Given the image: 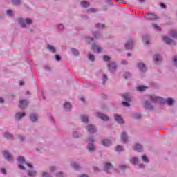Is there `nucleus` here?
I'll list each match as a JSON object with an SVG mask.
<instances>
[{"mask_svg":"<svg viewBox=\"0 0 177 177\" xmlns=\"http://www.w3.org/2000/svg\"><path fill=\"white\" fill-rule=\"evenodd\" d=\"M134 150L138 152L142 151V145H140V144H136L134 147Z\"/></svg>","mask_w":177,"mask_h":177,"instance_id":"6ab92c4d","label":"nucleus"},{"mask_svg":"<svg viewBox=\"0 0 177 177\" xmlns=\"http://www.w3.org/2000/svg\"><path fill=\"white\" fill-rule=\"evenodd\" d=\"M111 145V141L109 140H104L102 141V145L103 146H110Z\"/></svg>","mask_w":177,"mask_h":177,"instance_id":"4be33fe9","label":"nucleus"},{"mask_svg":"<svg viewBox=\"0 0 177 177\" xmlns=\"http://www.w3.org/2000/svg\"><path fill=\"white\" fill-rule=\"evenodd\" d=\"M162 40L164 41V42L168 44L169 45H175V41L169 39V37H163Z\"/></svg>","mask_w":177,"mask_h":177,"instance_id":"0eeeda50","label":"nucleus"},{"mask_svg":"<svg viewBox=\"0 0 177 177\" xmlns=\"http://www.w3.org/2000/svg\"><path fill=\"white\" fill-rule=\"evenodd\" d=\"M72 53L75 55V56H77L78 55V50L75 48L72 49Z\"/></svg>","mask_w":177,"mask_h":177,"instance_id":"a19ab883","label":"nucleus"},{"mask_svg":"<svg viewBox=\"0 0 177 177\" xmlns=\"http://www.w3.org/2000/svg\"><path fill=\"white\" fill-rule=\"evenodd\" d=\"M121 139H122V142H124V143H125L127 142V140H128V137L127 136V133H125L124 132L122 133Z\"/></svg>","mask_w":177,"mask_h":177,"instance_id":"a211bd4d","label":"nucleus"},{"mask_svg":"<svg viewBox=\"0 0 177 177\" xmlns=\"http://www.w3.org/2000/svg\"><path fill=\"white\" fill-rule=\"evenodd\" d=\"M125 48L128 50L132 49V41H129L127 44H125Z\"/></svg>","mask_w":177,"mask_h":177,"instance_id":"aec40b11","label":"nucleus"},{"mask_svg":"<svg viewBox=\"0 0 177 177\" xmlns=\"http://www.w3.org/2000/svg\"><path fill=\"white\" fill-rule=\"evenodd\" d=\"M88 59H89V60H91V62H93V60H95V55H88Z\"/></svg>","mask_w":177,"mask_h":177,"instance_id":"c03bdc74","label":"nucleus"},{"mask_svg":"<svg viewBox=\"0 0 177 177\" xmlns=\"http://www.w3.org/2000/svg\"><path fill=\"white\" fill-rule=\"evenodd\" d=\"M162 57L159 55H155L153 56V60L154 62H160V60H162Z\"/></svg>","mask_w":177,"mask_h":177,"instance_id":"a878e982","label":"nucleus"},{"mask_svg":"<svg viewBox=\"0 0 177 177\" xmlns=\"http://www.w3.org/2000/svg\"><path fill=\"white\" fill-rule=\"evenodd\" d=\"M64 107L66 110H70V109H71V104L66 102L64 105Z\"/></svg>","mask_w":177,"mask_h":177,"instance_id":"c85d7f7f","label":"nucleus"},{"mask_svg":"<svg viewBox=\"0 0 177 177\" xmlns=\"http://www.w3.org/2000/svg\"><path fill=\"white\" fill-rule=\"evenodd\" d=\"M24 115H26L25 113L18 112L15 115V120H21V118H23V117H24Z\"/></svg>","mask_w":177,"mask_h":177,"instance_id":"2eb2a0df","label":"nucleus"},{"mask_svg":"<svg viewBox=\"0 0 177 177\" xmlns=\"http://www.w3.org/2000/svg\"><path fill=\"white\" fill-rule=\"evenodd\" d=\"M131 164H138V158L133 157L131 160Z\"/></svg>","mask_w":177,"mask_h":177,"instance_id":"72a5a7b5","label":"nucleus"},{"mask_svg":"<svg viewBox=\"0 0 177 177\" xmlns=\"http://www.w3.org/2000/svg\"><path fill=\"white\" fill-rule=\"evenodd\" d=\"M153 27L156 31H161V28L157 26L156 24H153Z\"/></svg>","mask_w":177,"mask_h":177,"instance_id":"c9c22d12","label":"nucleus"},{"mask_svg":"<svg viewBox=\"0 0 177 177\" xmlns=\"http://www.w3.org/2000/svg\"><path fill=\"white\" fill-rule=\"evenodd\" d=\"M88 13H95V12H97L95 8H91L87 10Z\"/></svg>","mask_w":177,"mask_h":177,"instance_id":"ea45409f","label":"nucleus"},{"mask_svg":"<svg viewBox=\"0 0 177 177\" xmlns=\"http://www.w3.org/2000/svg\"><path fill=\"white\" fill-rule=\"evenodd\" d=\"M122 150H124V147H121V146H120V145H118V146L116 147V149H115V151H118V152L122 151Z\"/></svg>","mask_w":177,"mask_h":177,"instance_id":"e433bc0d","label":"nucleus"},{"mask_svg":"<svg viewBox=\"0 0 177 177\" xmlns=\"http://www.w3.org/2000/svg\"><path fill=\"white\" fill-rule=\"evenodd\" d=\"M100 26H101L102 27H104V24H97L96 25L97 28H100Z\"/></svg>","mask_w":177,"mask_h":177,"instance_id":"603ef678","label":"nucleus"},{"mask_svg":"<svg viewBox=\"0 0 177 177\" xmlns=\"http://www.w3.org/2000/svg\"><path fill=\"white\" fill-rule=\"evenodd\" d=\"M55 59L57 62H60V60L62 59V58L60 57V56L59 55H55Z\"/></svg>","mask_w":177,"mask_h":177,"instance_id":"8fccbe9b","label":"nucleus"},{"mask_svg":"<svg viewBox=\"0 0 177 177\" xmlns=\"http://www.w3.org/2000/svg\"><path fill=\"white\" fill-rule=\"evenodd\" d=\"M30 120L33 122H35V121H37V120H38V116H37V115H35V114H31L30 115Z\"/></svg>","mask_w":177,"mask_h":177,"instance_id":"393cba45","label":"nucleus"},{"mask_svg":"<svg viewBox=\"0 0 177 177\" xmlns=\"http://www.w3.org/2000/svg\"><path fill=\"white\" fill-rule=\"evenodd\" d=\"M79 177H88V175H86V174H82V175H81V176H79Z\"/></svg>","mask_w":177,"mask_h":177,"instance_id":"69168bd1","label":"nucleus"},{"mask_svg":"<svg viewBox=\"0 0 177 177\" xmlns=\"http://www.w3.org/2000/svg\"><path fill=\"white\" fill-rule=\"evenodd\" d=\"M113 168V165L111 163H105L104 165V171L107 172L109 169H111Z\"/></svg>","mask_w":177,"mask_h":177,"instance_id":"f3484780","label":"nucleus"},{"mask_svg":"<svg viewBox=\"0 0 177 177\" xmlns=\"http://www.w3.org/2000/svg\"><path fill=\"white\" fill-rule=\"evenodd\" d=\"M27 106H28V101H27L26 100H21L19 101V107L20 109H24V108L27 107Z\"/></svg>","mask_w":177,"mask_h":177,"instance_id":"39448f33","label":"nucleus"},{"mask_svg":"<svg viewBox=\"0 0 177 177\" xmlns=\"http://www.w3.org/2000/svg\"><path fill=\"white\" fill-rule=\"evenodd\" d=\"M0 103H3V98H0Z\"/></svg>","mask_w":177,"mask_h":177,"instance_id":"774afa93","label":"nucleus"},{"mask_svg":"<svg viewBox=\"0 0 177 177\" xmlns=\"http://www.w3.org/2000/svg\"><path fill=\"white\" fill-rule=\"evenodd\" d=\"M147 19L148 20H157V19H158V17L153 14H147Z\"/></svg>","mask_w":177,"mask_h":177,"instance_id":"ddd939ff","label":"nucleus"},{"mask_svg":"<svg viewBox=\"0 0 177 177\" xmlns=\"http://www.w3.org/2000/svg\"><path fill=\"white\" fill-rule=\"evenodd\" d=\"M146 89H147V86H140L137 87V91L139 92H143V91H146Z\"/></svg>","mask_w":177,"mask_h":177,"instance_id":"5701e85b","label":"nucleus"},{"mask_svg":"<svg viewBox=\"0 0 177 177\" xmlns=\"http://www.w3.org/2000/svg\"><path fill=\"white\" fill-rule=\"evenodd\" d=\"M43 177H51L48 173H43Z\"/></svg>","mask_w":177,"mask_h":177,"instance_id":"3c124183","label":"nucleus"},{"mask_svg":"<svg viewBox=\"0 0 177 177\" xmlns=\"http://www.w3.org/2000/svg\"><path fill=\"white\" fill-rule=\"evenodd\" d=\"M142 159L143 160V161L145 162H149V159L147 158V156H142Z\"/></svg>","mask_w":177,"mask_h":177,"instance_id":"37998d69","label":"nucleus"},{"mask_svg":"<svg viewBox=\"0 0 177 177\" xmlns=\"http://www.w3.org/2000/svg\"><path fill=\"white\" fill-rule=\"evenodd\" d=\"M58 28H59V30H63V25H59Z\"/></svg>","mask_w":177,"mask_h":177,"instance_id":"e2e57ef3","label":"nucleus"},{"mask_svg":"<svg viewBox=\"0 0 177 177\" xmlns=\"http://www.w3.org/2000/svg\"><path fill=\"white\" fill-rule=\"evenodd\" d=\"M169 34L173 38H177V32L176 30H171Z\"/></svg>","mask_w":177,"mask_h":177,"instance_id":"cd10ccee","label":"nucleus"},{"mask_svg":"<svg viewBox=\"0 0 177 177\" xmlns=\"http://www.w3.org/2000/svg\"><path fill=\"white\" fill-rule=\"evenodd\" d=\"M50 170L51 171H56V167H50Z\"/></svg>","mask_w":177,"mask_h":177,"instance_id":"4d7b16f0","label":"nucleus"},{"mask_svg":"<svg viewBox=\"0 0 177 177\" xmlns=\"http://www.w3.org/2000/svg\"><path fill=\"white\" fill-rule=\"evenodd\" d=\"M105 81H107V75H104L103 82H104Z\"/></svg>","mask_w":177,"mask_h":177,"instance_id":"13d9d810","label":"nucleus"},{"mask_svg":"<svg viewBox=\"0 0 177 177\" xmlns=\"http://www.w3.org/2000/svg\"><path fill=\"white\" fill-rule=\"evenodd\" d=\"M142 41L144 42V44H145L146 45H149V35H145L142 37Z\"/></svg>","mask_w":177,"mask_h":177,"instance_id":"412c9836","label":"nucleus"},{"mask_svg":"<svg viewBox=\"0 0 177 177\" xmlns=\"http://www.w3.org/2000/svg\"><path fill=\"white\" fill-rule=\"evenodd\" d=\"M17 160L19 164H22V165H27V167H29V168H32V165L27 163V161L26 160V159H24V157L19 156L17 158Z\"/></svg>","mask_w":177,"mask_h":177,"instance_id":"7ed1b4c3","label":"nucleus"},{"mask_svg":"<svg viewBox=\"0 0 177 177\" xmlns=\"http://www.w3.org/2000/svg\"><path fill=\"white\" fill-rule=\"evenodd\" d=\"M32 23V20L30 19H26L25 21L21 22V27H26V24H31Z\"/></svg>","mask_w":177,"mask_h":177,"instance_id":"4468645a","label":"nucleus"},{"mask_svg":"<svg viewBox=\"0 0 177 177\" xmlns=\"http://www.w3.org/2000/svg\"><path fill=\"white\" fill-rule=\"evenodd\" d=\"M19 169H26V168L24 167V165H19Z\"/></svg>","mask_w":177,"mask_h":177,"instance_id":"864d4df0","label":"nucleus"},{"mask_svg":"<svg viewBox=\"0 0 177 177\" xmlns=\"http://www.w3.org/2000/svg\"><path fill=\"white\" fill-rule=\"evenodd\" d=\"M108 68L111 73H113V71H115V69L117 68V65L115 64V62H111L108 65Z\"/></svg>","mask_w":177,"mask_h":177,"instance_id":"423d86ee","label":"nucleus"},{"mask_svg":"<svg viewBox=\"0 0 177 177\" xmlns=\"http://www.w3.org/2000/svg\"><path fill=\"white\" fill-rule=\"evenodd\" d=\"M133 118H135L136 120H138V118H140L141 115L140 113H134L133 115Z\"/></svg>","mask_w":177,"mask_h":177,"instance_id":"4c0bfd02","label":"nucleus"},{"mask_svg":"<svg viewBox=\"0 0 177 177\" xmlns=\"http://www.w3.org/2000/svg\"><path fill=\"white\" fill-rule=\"evenodd\" d=\"M139 167L140 168H145V165L140 164V165H139Z\"/></svg>","mask_w":177,"mask_h":177,"instance_id":"0e129e2a","label":"nucleus"},{"mask_svg":"<svg viewBox=\"0 0 177 177\" xmlns=\"http://www.w3.org/2000/svg\"><path fill=\"white\" fill-rule=\"evenodd\" d=\"M145 107L149 110H153V106H151V104L149 103V102H145Z\"/></svg>","mask_w":177,"mask_h":177,"instance_id":"b1692460","label":"nucleus"},{"mask_svg":"<svg viewBox=\"0 0 177 177\" xmlns=\"http://www.w3.org/2000/svg\"><path fill=\"white\" fill-rule=\"evenodd\" d=\"M73 136H74V138H77L78 137V133H77V132L73 133Z\"/></svg>","mask_w":177,"mask_h":177,"instance_id":"052dcab7","label":"nucleus"},{"mask_svg":"<svg viewBox=\"0 0 177 177\" xmlns=\"http://www.w3.org/2000/svg\"><path fill=\"white\" fill-rule=\"evenodd\" d=\"M4 137L6 138V139H13V136L9 133H6L4 134Z\"/></svg>","mask_w":177,"mask_h":177,"instance_id":"c756f323","label":"nucleus"},{"mask_svg":"<svg viewBox=\"0 0 177 177\" xmlns=\"http://www.w3.org/2000/svg\"><path fill=\"white\" fill-rule=\"evenodd\" d=\"M3 156L8 161H12L13 157L8 152V151H3Z\"/></svg>","mask_w":177,"mask_h":177,"instance_id":"6e6552de","label":"nucleus"},{"mask_svg":"<svg viewBox=\"0 0 177 177\" xmlns=\"http://www.w3.org/2000/svg\"><path fill=\"white\" fill-rule=\"evenodd\" d=\"M13 5H20L21 2L20 0H12Z\"/></svg>","mask_w":177,"mask_h":177,"instance_id":"f704fd0d","label":"nucleus"},{"mask_svg":"<svg viewBox=\"0 0 177 177\" xmlns=\"http://www.w3.org/2000/svg\"><path fill=\"white\" fill-rule=\"evenodd\" d=\"M19 140H21V142H23V140H24V138L19 136Z\"/></svg>","mask_w":177,"mask_h":177,"instance_id":"680f3d73","label":"nucleus"},{"mask_svg":"<svg viewBox=\"0 0 177 177\" xmlns=\"http://www.w3.org/2000/svg\"><path fill=\"white\" fill-rule=\"evenodd\" d=\"M104 61V62H109V60H110V57L107 56V55H104L103 57Z\"/></svg>","mask_w":177,"mask_h":177,"instance_id":"a18cd8bd","label":"nucleus"},{"mask_svg":"<svg viewBox=\"0 0 177 177\" xmlns=\"http://www.w3.org/2000/svg\"><path fill=\"white\" fill-rule=\"evenodd\" d=\"M7 15H8V16H13V11H12L11 10H8Z\"/></svg>","mask_w":177,"mask_h":177,"instance_id":"49530a36","label":"nucleus"},{"mask_svg":"<svg viewBox=\"0 0 177 177\" xmlns=\"http://www.w3.org/2000/svg\"><path fill=\"white\" fill-rule=\"evenodd\" d=\"M138 68L142 71L143 73H145L146 71V66H145V64L143 63H140L138 65Z\"/></svg>","mask_w":177,"mask_h":177,"instance_id":"dca6fc26","label":"nucleus"},{"mask_svg":"<svg viewBox=\"0 0 177 177\" xmlns=\"http://www.w3.org/2000/svg\"><path fill=\"white\" fill-rule=\"evenodd\" d=\"M93 37H95V38H100V35L97 32H93Z\"/></svg>","mask_w":177,"mask_h":177,"instance_id":"79ce46f5","label":"nucleus"},{"mask_svg":"<svg viewBox=\"0 0 177 177\" xmlns=\"http://www.w3.org/2000/svg\"><path fill=\"white\" fill-rule=\"evenodd\" d=\"M81 5H82V6H83V8H88V6H89V2L82 1V2H81Z\"/></svg>","mask_w":177,"mask_h":177,"instance_id":"2f4dec72","label":"nucleus"},{"mask_svg":"<svg viewBox=\"0 0 177 177\" xmlns=\"http://www.w3.org/2000/svg\"><path fill=\"white\" fill-rule=\"evenodd\" d=\"M124 78L127 80V78H129V77H131V74H129V73H126L124 75Z\"/></svg>","mask_w":177,"mask_h":177,"instance_id":"09e8293b","label":"nucleus"},{"mask_svg":"<svg viewBox=\"0 0 177 177\" xmlns=\"http://www.w3.org/2000/svg\"><path fill=\"white\" fill-rule=\"evenodd\" d=\"M35 175H37V171H30L28 172L29 176H35Z\"/></svg>","mask_w":177,"mask_h":177,"instance_id":"473e14b6","label":"nucleus"},{"mask_svg":"<svg viewBox=\"0 0 177 177\" xmlns=\"http://www.w3.org/2000/svg\"><path fill=\"white\" fill-rule=\"evenodd\" d=\"M88 151H91V153L95 151V147L93 146V142H95V139L93 138H89L88 140Z\"/></svg>","mask_w":177,"mask_h":177,"instance_id":"20e7f679","label":"nucleus"},{"mask_svg":"<svg viewBox=\"0 0 177 177\" xmlns=\"http://www.w3.org/2000/svg\"><path fill=\"white\" fill-rule=\"evenodd\" d=\"M48 48V50H50V52H52L53 53H56V48H55V47L50 46V45H48L47 46Z\"/></svg>","mask_w":177,"mask_h":177,"instance_id":"bb28decb","label":"nucleus"},{"mask_svg":"<svg viewBox=\"0 0 177 177\" xmlns=\"http://www.w3.org/2000/svg\"><path fill=\"white\" fill-rule=\"evenodd\" d=\"M173 62L175 63V66H177V56L173 57Z\"/></svg>","mask_w":177,"mask_h":177,"instance_id":"de8ad7c7","label":"nucleus"},{"mask_svg":"<svg viewBox=\"0 0 177 177\" xmlns=\"http://www.w3.org/2000/svg\"><path fill=\"white\" fill-rule=\"evenodd\" d=\"M150 99L153 103H160V104H165V103H167L169 106H172L174 103V100L172 98H167V100H165L162 97L151 95Z\"/></svg>","mask_w":177,"mask_h":177,"instance_id":"f257e3e1","label":"nucleus"},{"mask_svg":"<svg viewBox=\"0 0 177 177\" xmlns=\"http://www.w3.org/2000/svg\"><path fill=\"white\" fill-rule=\"evenodd\" d=\"M71 165L75 169H78L80 168V166L77 163H71Z\"/></svg>","mask_w":177,"mask_h":177,"instance_id":"58836bf2","label":"nucleus"},{"mask_svg":"<svg viewBox=\"0 0 177 177\" xmlns=\"http://www.w3.org/2000/svg\"><path fill=\"white\" fill-rule=\"evenodd\" d=\"M91 49L94 50V52H97V53H100L102 52V49L97 46V45L94 44L92 46Z\"/></svg>","mask_w":177,"mask_h":177,"instance_id":"f8f14e48","label":"nucleus"},{"mask_svg":"<svg viewBox=\"0 0 177 177\" xmlns=\"http://www.w3.org/2000/svg\"><path fill=\"white\" fill-rule=\"evenodd\" d=\"M115 120L118 124H124V120L121 117V115L118 114L115 115Z\"/></svg>","mask_w":177,"mask_h":177,"instance_id":"9d476101","label":"nucleus"},{"mask_svg":"<svg viewBox=\"0 0 177 177\" xmlns=\"http://www.w3.org/2000/svg\"><path fill=\"white\" fill-rule=\"evenodd\" d=\"M86 129L89 133H94V132H96V128L92 124L87 126Z\"/></svg>","mask_w":177,"mask_h":177,"instance_id":"1a4fd4ad","label":"nucleus"},{"mask_svg":"<svg viewBox=\"0 0 177 177\" xmlns=\"http://www.w3.org/2000/svg\"><path fill=\"white\" fill-rule=\"evenodd\" d=\"M122 97L126 102H123L122 104L124 106V107H129V102H131V97H129V95L127 93H124L122 95Z\"/></svg>","mask_w":177,"mask_h":177,"instance_id":"f03ea898","label":"nucleus"},{"mask_svg":"<svg viewBox=\"0 0 177 177\" xmlns=\"http://www.w3.org/2000/svg\"><path fill=\"white\" fill-rule=\"evenodd\" d=\"M1 171L2 174H6V170L5 169H1Z\"/></svg>","mask_w":177,"mask_h":177,"instance_id":"bf43d9fd","label":"nucleus"},{"mask_svg":"<svg viewBox=\"0 0 177 177\" xmlns=\"http://www.w3.org/2000/svg\"><path fill=\"white\" fill-rule=\"evenodd\" d=\"M97 117L102 120L103 121H109V116L105 114L98 113Z\"/></svg>","mask_w":177,"mask_h":177,"instance_id":"9b49d317","label":"nucleus"},{"mask_svg":"<svg viewBox=\"0 0 177 177\" xmlns=\"http://www.w3.org/2000/svg\"><path fill=\"white\" fill-rule=\"evenodd\" d=\"M120 169H125L127 168V167L124 165H122L120 166Z\"/></svg>","mask_w":177,"mask_h":177,"instance_id":"5fc2aeb1","label":"nucleus"},{"mask_svg":"<svg viewBox=\"0 0 177 177\" xmlns=\"http://www.w3.org/2000/svg\"><path fill=\"white\" fill-rule=\"evenodd\" d=\"M160 6H161V8H165V4L161 3V4H160Z\"/></svg>","mask_w":177,"mask_h":177,"instance_id":"338daca9","label":"nucleus"},{"mask_svg":"<svg viewBox=\"0 0 177 177\" xmlns=\"http://www.w3.org/2000/svg\"><path fill=\"white\" fill-rule=\"evenodd\" d=\"M57 177H64L63 173H58V174H57Z\"/></svg>","mask_w":177,"mask_h":177,"instance_id":"6e6d98bb","label":"nucleus"},{"mask_svg":"<svg viewBox=\"0 0 177 177\" xmlns=\"http://www.w3.org/2000/svg\"><path fill=\"white\" fill-rule=\"evenodd\" d=\"M81 119H82L83 122H88V116H86L85 115H82L81 116Z\"/></svg>","mask_w":177,"mask_h":177,"instance_id":"7c9ffc66","label":"nucleus"}]
</instances>
